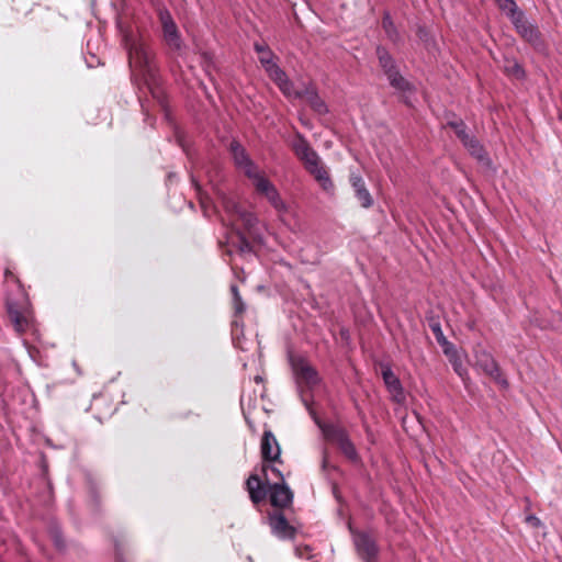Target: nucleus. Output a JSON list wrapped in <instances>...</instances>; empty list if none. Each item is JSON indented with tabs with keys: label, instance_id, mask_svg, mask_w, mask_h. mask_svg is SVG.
<instances>
[{
	"label": "nucleus",
	"instance_id": "nucleus-1",
	"mask_svg": "<svg viewBox=\"0 0 562 562\" xmlns=\"http://www.w3.org/2000/svg\"><path fill=\"white\" fill-rule=\"evenodd\" d=\"M246 490L254 504L262 502L268 493L273 507L284 508L293 501V493L290 487L283 483L269 484V490L257 474H250L246 481Z\"/></svg>",
	"mask_w": 562,
	"mask_h": 562
},
{
	"label": "nucleus",
	"instance_id": "nucleus-2",
	"mask_svg": "<svg viewBox=\"0 0 562 562\" xmlns=\"http://www.w3.org/2000/svg\"><path fill=\"white\" fill-rule=\"evenodd\" d=\"M124 46L128 55V64L133 71H138L139 76L148 81L154 79L155 69L151 65V57L140 36L126 33L123 38Z\"/></svg>",
	"mask_w": 562,
	"mask_h": 562
},
{
	"label": "nucleus",
	"instance_id": "nucleus-3",
	"mask_svg": "<svg viewBox=\"0 0 562 562\" xmlns=\"http://www.w3.org/2000/svg\"><path fill=\"white\" fill-rule=\"evenodd\" d=\"M254 49L259 55V61L269 78L278 86L283 95L293 94V82L276 61V55L265 43H255Z\"/></svg>",
	"mask_w": 562,
	"mask_h": 562
},
{
	"label": "nucleus",
	"instance_id": "nucleus-4",
	"mask_svg": "<svg viewBox=\"0 0 562 562\" xmlns=\"http://www.w3.org/2000/svg\"><path fill=\"white\" fill-rule=\"evenodd\" d=\"M303 403H304L306 409L308 411L311 417L313 418L315 424L322 429L324 435L327 438L334 440L338 445L341 452L348 459L357 460L358 459L357 449H356L355 445L352 443V441L350 440L347 431L338 426L333 425V424L322 423L321 419L317 417L315 411L312 408L308 401L303 398Z\"/></svg>",
	"mask_w": 562,
	"mask_h": 562
},
{
	"label": "nucleus",
	"instance_id": "nucleus-5",
	"mask_svg": "<svg viewBox=\"0 0 562 562\" xmlns=\"http://www.w3.org/2000/svg\"><path fill=\"white\" fill-rule=\"evenodd\" d=\"M375 54L391 87L402 92L414 90L413 85L401 75L396 60L384 46H376Z\"/></svg>",
	"mask_w": 562,
	"mask_h": 562
},
{
	"label": "nucleus",
	"instance_id": "nucleus-6",
	"mask_svg": "<svg viewBox=\"0 0 562 562\" xmlns=\"http://www.w3.org/2000/svg\"><path fill=\"white\" fill-rule=\"evenodd\" d=\"M252 184L256 191L262 194L279 214L288 212V205L281 198L278 189L263 173L256 177L252 180Z\"/></svg>",
	"mask_w": 562,
	"mask_h": 562
},
{
	"label": "nucleus",
	"instance_id": "nucleus-7",
	"mask_svg": "<svg viewBox=\"0 0 562 562\" xmlns=\"http://www.w3.org/2000/svg\"><path fill=\"white\" fill-rule=\"evenodd\" d=\"M291 367L296 381L304 383L310 390L322 382L317 370L304 357L291 358Z\"/></svg>",
	"mask_w": 562,
	"mask_h": 562
},
{
	"label": "nucleus",
	"instance_id": "nucleus-8",
	"mask_svg": "<svg viewBox=\"0 0 562 562\" xmlns=\"http://www.w3.org/2000/svg\"><path fill=\"white\" fill-rule=\"evenodd\" d=\"M510 23L517 34L532 47L540 48L543 46L542 35L538 25L529 21L525 12Z\"/></svg>",
	"mask_w": 562,
	"mask_h": 562
},
{
	"label": "nucleus",
	"instance_id": "nucleus-9",
	"mask_svg": "<svg viewBox=\"0 0 562 562\" xmlns=\"http://www.w3.org/2000/svg\"><path fill=\"white\" fill-rule=\"evenodd\" d=\"M159 20L166 44L171 50L180 53L183 48V42L170 12L168 10H161L159 12Z\"/></svg>",
	"mask_w": 562,
	"mask_h": 562
},
{
	"label": "nucleus",
	"instance_id": "nucleus-10",
	"mask_svg": "<svg viewBox=\"0 0 562 562\" xmlns=\"http://www.w3.org/2000/svg\"><path fill=\"white\" fill-rule=\"evenodd\" d=\"M291 147L295 156L303 162L306 170L322 161L319 155L313 149L306 137L301 133L295 134V138L292 142Z\"/></svg>",
	"mask_w": 562,
	"mask_h": 562
},
{
	"label": "nucleus",
	"instance_id": "nucleus-11",
	"mask_svg": "<svg viewBox=\"0 0 562 562\" xmlns=\"http://www.w3.org/2000/svg\"><path fill=\"white\" fill-rule=\"evenodd\" d=\"M229 149L236 167L243 170L251 181L262 173L259 171L257 165L250 159L245 148L237 140H233L231 143Z\"/></svg>",
	"mask_w": 562,
	"mask_h": 562
},
{
	"label": "nucleus",
	"instance_id": "nucleus-12",
	"mask_svg": "<svg viewBox=\"0 0 562 562\" xmlns=\"http://www.w3.org/2000/svg\"><path fill=\"white\" fill-rule=\"evenodd\" d=\"M293 94L284 95L288 99H302L305 98L311 108L319 115L328 113V108L324 100L318 95V92L314 85L308 83L303 90H296L293 88Z\"/></svg>",
	"mask_w": 562,
	"mask_h": 562
},
{
	"label": "nucleus",
	"instance_id": "nucleus-13",
	"mask_svg": "<svg viewBox=\"0 0 562 562\" xmlns=\"http://www.w3.org/2000/svg\"><path fill=\"white\" fill-rule=\"evenodd\" d=\"M272 533L282 540H292L295 538L296 529L289 524L282 513H272L268 517Z\"/></svg>",
	"mask_w": 562,
	"mask_h": 562
},
{
	"label": "nucleus",
	"instance_id": "nucleus-14",
	"mask_svg": "<svg viewBox=\"0 0 562 562\" xmlns=\"http://www.w3.org/2000/svg\"><path fill=\"white\" fill-rule=\"evenodd\" d=\"M381 369L383 382L391 393L392 398L397 403H402L405 400V394L401 380L393 372L390 364H381Z\"/></svg>",
	"mask_w": 562,
	"mask_h": 562
},
{
	"label": "nucleus",
	"instance_id": "nucleus-15",
	"mask_svg": "<svg viewBox=\"0 0 562 562\" xmlns=\"http://www.w3.org/2000/svg\"><path fill=\"white\" fill-rule=\"evenodd\" d=\"M355 546L358 554L366 562H376L378 546L368 533L361 532L356 535Z\"/></svg>",
	"mask_w": 562,
	"mask_h": 562
},
{
	"label": "nucleus",
	"instance_id": "nucleus-16",
	"mask_svg": "<svg viewBox=\"0 0 562 562\" xmlns=\"http://www.w3.org/2000/svg\"><path fill=\"white\" fill-rule=\"evenodd\" d=\"M261 456L263 461L274 462L280 457V446L271 430H266L261 439Z\"/></svg>",
	"mask_w": 562,
	"mask_h": 562
},
{
	"label": "nucleus",
	"instance_id": "nucleus-17",
	"mask_svg": "<svg viewBox=\"0 0 562 562\" xmlns=\"http://www.w3.org/2000/svg\"><path fill=\"white\" fill-rule=\"evenodd\" d=\"M349 180L351 187L355 190L356 198L359 200L361 206L364 209H370L374 201L371 193L367 189L363 178L358 173H351Z\"/></svg>",
	"mask_w": 562,
	"mask_h": 562
},
{
	"label": "nucleus",
	"instance_id": "nucleus-18",
	"mask_svg": "<svg viewBox=\"0 0 562 562\" xmlns=\"http://www.w3.org/2000/svg\"><path fill=\"white\" fill-rule=\"evenodd\" d=\"M226 209L228 211H233L234 212V214L243 223L245 229L248 233H252L254 232V228L258 224V217L256 216L255 213L241 209L239 205H237L233 201H228L226 203Z\"/></svg>",
	"mask_w": 562,
	"mask_h": 562
},
{
	"label": "nucleus",
	"instance_id": "nucleus-19",
	"mask_svg": "<svg viewBox=\"0 0 562 562\" xmlns=\"http://www.w3.org/2000/svg\"><path fill=\"white\" fill-rule=\"evenodd\" d=\"M307 171L314 177V179L319 183L322 189L326 192L334 191V183L327 171L326 167L322 164V161L311 168Z\"/></svg>",
	"mask_w": 562,
	"mask_h": 562
},
{
	"label": "nucleus",
	"instance_id": "nucleus-20",
	"mask_svg": "<svg viewBox=\"0 0 562 562\" xmlns=\"http://www.w3.org/2000/svg\"><path fill=\"white\" fill-rule=\"evenodd\" d=\"M499 12L506 16L509 22L519 18L525 11L520 9L515 0H494Z\"/></svg>",
	"mask_w": 562,
	"mask_h": 562
},
{
	"label": "nucleus",
	"instance_id": "nucleus-21",
	"mask_svg": "<svg viewBox=\"0 0 562 562\" xmlns=\"http://www.w3.org/2000/svg\"><path fill=\"white\" fill-rule=\"evenodd\" d=\"M382 29L386 35V37L393 43V44H400L402 42V35L395 25L391 13L389 11H384L383 18H382Z\"/></svg>",
	"mask_w": 562,
	"mask_h": 562
},
{
	"label": "nucleus",
	"instance_id": "nucleus-22",
	"mask_svg": "<svg viewBox=\"0 0 562 562\" xmlns=\"http://www.w3.org/2000/svg\"><path fill=\"white\" fill-rule=\"evenodd\" d=\"M8 313H9L10 321L12 322V324L14 326V329L19 334L24 333L30 325L29 318L26 316H24L22 313H20L16 308H14L11 304L8 307Z\"/></svg>",
	"mask_w": 562,
	"mask_h": 562
},
{
	"label": "nucleus",
	"instance_id": "nucleus-23",
	"mask_svg": "<svg viewBox=\"0 0 562 562\" xmlns=\"http://www.w3.org/2000/svg\"><path fill=\"white\" fill-rule=\"evenodd\" d=\"M463 146L468 149V151L475 157L481 162H486L488 160L487 154L484 150L483 146L480 144V142L471 136Z\"/></svg>",
	"mask_w": 562,
	"mask_h": 562
},
{
	"label": "nucleus",
	"instance_id": "nucleus-24",
	"mask_svg": "<svg viewBox=\"0 0 562 562\" xmlns=\"http://www.w3.org/2000/svg\"><path fill=\"white\" fill-rule=\"evenodd\" d=\"M447 125L451 127L458 138L464 144L471 135L467 132V125L461 119H454L447 122Z\"/></svg>",
	"mask_w": 562,
	"mask_h": 562
},
{
	"label": "nucleus",
	"instance_id": "nucleus-25",
	"mask_svg": "<svg viewBox=\"0 0 562 562\" xmlns=\"http://www.w3.org/2000/svg\"><path fill=\"white\" fill-rule=\"evenodd\" d=\"M475 358H476V364L479 367H481L486 373H491V366H492V360L490 358V355L481 349V348H476L475 349Z\"/></svg>",
	"mask_w": 562,
	"mask_h": 562
},
{
	"label": "nucleus",
	"instance_id": "nucleus-26",
	"mask_svg": "<svg viewBox=\"0 0 562 562\" xmlns=\"http://www.w3.org/2000/svg\"><path fill=\"white\" fill-rule=\"evenodd\" d=\"M504 70L507 75L513 76L517 79H521L525 77V71L522 67L515 59L506 60Z\"/></svg>",
	"mask_w": 562,
	"mask_h": 562
},
{
	"label": "nucleus",
	"instance_id": "nucleus-27",
	"mask_svg": "<svg viewBox=\"0 0 562 562\" xmlns=\"http://www.w3.org/2000/svg\"><path fill=\"white\" fill-rule=\"evenodd\" d=\"M231 292L233 294L234 308L236 314H241L246 310V305L239 294L238 286L236 284L231 285Z\"/></svg>",
	"mask_w": 562,
	"mask_h": 562
},
{
	"label": "nucleus",
	"instance_id": "nucleus-28",
	"mask_svg": "<svg viewBox=\"0 0 562 562\" xmlns=\"http://www.w3.org/2000/svg\"><path fill=\"white\" fill-rule=\"evenodd\" d=\"M238 244H237V250L240 252V254H249L252 251V246L250 245V243L247 240V238L241 234V233H238Z\"/></svg>",
	"mask_w": 562,
	"mask_h": 562
},
{
	"label": "nucleus",
	"instance_id": "nucleus-29",
	"mask_svg": "<svg viewBox=\"0 0 562 562\" xmlns=\"http://www.w3.org/2000/svg\"><path fill=\"white\" fill-rule=\"evenodd\" d=\"M441 349L448 360L452 358L454 359V357L459 356L457 347L449 340L441 346Z\"/></svg>",
	"mask_w": 562,
	"mask_h": 562
},
{
	"label": "nucleus",
	"instance_id": "nucleus-30",
	"mask_svg": "<svg viewBox=\"0 0 562 562\" xmlns=\"http://www.w3.org/2000/svg\"><path fill=\"white\" fill-rule=\"evenodd\" d=\"M261 470L267 482L269 481L268 471H271L273 475L282 482L284 481L282 472L272 464H263Z\"/></svg>",
	"mask_w": 562,
	"mask_h": 562
},
{
	"label": "nucleus",
	"instance_id": "nucleus-31",
	"mask_svg": "<svg viewBox=\"0 0 562 562\" xmlns=\"http://www.w3.org/2000/svg\"><path fill=\"white\" fill-rule=\"evenodd\" d=\"M449 362L451 363L453 370L456 371V373L460 376H463V373H464V368H463V364H462V360H461V357L460 355L454 357V359H450Z\"/></svg>",
	"mask_w": 562,
	"mask_h": 562
},
{
	"label": "nucleus",
	"instance_id": "nucleus-32",
	"mask_svg": "<svg viewBox=\"0 0 562 562\" xmlns=\"http://www.w3.org/2000/svg\"><path fill=\"white\" fill-rule=\"evenodd\" d=\"M53 537H54V542H55L56 547L58 549L64 548L65 543H64V540L61 538V535L58 531H54Z\"/></svg>",
	"mask_w": 562,
	"mask_h": 562
},
{
	"label": "nucleus",
	"instance_id": "nucleus-33",
	"mask_svg": "<svg viewBox=\"0 0 562 562\" xmlns=\"http://www.w3.org/2000/svg\"><path fill=\"white\" fill-rule=\"evenodd\" d=\"M526 520H527V522H529L533 527H540L541 526V520L537 516H535V515L527 516Z\"/></svg>",
	"mask_w": 562,
	"mask_h": 562
},
{
	"label": "nucleus",
	"instance_id": "nucleus-34",
	"mask_svg": "<svg viewBox=\"0 0 562 562\" xmlns=\"http://www.w3.org/2000/svg\"><path fill=\"white\" fill-rule=\"evenodd\" d=\"M430 329H431V331H432V334H434L435 336H437V335H438V333H441V331H442V329H441V326H440V323H439V322H434V323H431V324H430Z\"/></svg>",
	"mask_w": 562,
	"mask_h": 562
},
{
	"label": "nucleus",
	"instance_id": "nucleus-35",
	"mask_svg": "<svg viewBox=\"0 0 562 562\" xmlns=\"http://www.w3.org/2000/svg\"><path fill=\"white\" fill-rule=\"evenodd\" d=\"M435 338H436L437 342L440 345V347H441L445 342H447V341H448V339L446 338V336H445L443 331L438 333V335H437V336H435Z\"/></svg>",
	"mask_w": 562,
	"mask_h": 562
},
{
	"label": "nucleus",
	"instance_id": "nucleus-36",
	"mask_svg": "<svg viewBox=\"0 0 562 562\" xmlns=\"http://www.w3.org/2000/svg\"><path fill=\"white\" fill-rule=\"evenodd\" d=\"M426 35H427V33H426L425 29L424 27H419L418 29V36H419V38L424 40V36H426Z\"/></svg>",
	"mask_w": 562,
	"mask_h": 562
},
{
	"label": "nucleus",
	"instance_id": "nucleus-37",
	"mask_svg": "<svg viewBox=\"0 0 562 562\" xmlns=\"http://www.w3.org/2000/svg\"><path fill=\"white\" fill-rule=\"evenodd\" d=\"M494 381H496L497 383H501L503 386H507V382L505 380H498V379H496L495 375H494Z\"/></svg>",
	"mask_w": 562,
	"mask_h": 562
},
{
	"label": "nucleus",
	"instance_id": "nucleus-38",
	"mask_svg": "<svg viewBox=\"0 0 562 562\" xmlns=\"http://www.w3.org/2000/svg\"><path fill=\"white\" fill-rule=\"evenodd\" d=\"M256 381H257V382H260V381H261V378L256 376Z\"/></svg>",
	"mask_w": 562,
	"mask_h": 562
},
{
	"label": "nucleus",
	"instance_id": "nucleus-39",
	"mask_svg": "<svg viewBox=\"0 0 562 562\" xmlns=\"http://www.w3.org/2000/svg\"><path fill=\"white\" fill-rule=\"evenodd\" d=\"M116 562H123V560L120 557H117Z\"/></svg>",
	"mask_w": 562,
	"mask_h": 562
}]
</instances>
